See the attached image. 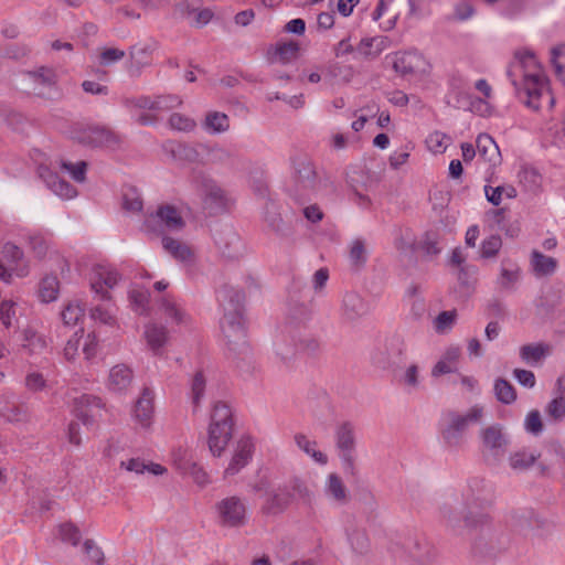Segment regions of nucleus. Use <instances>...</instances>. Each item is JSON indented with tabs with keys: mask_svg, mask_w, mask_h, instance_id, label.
Instances as JSON below:
<instances>
[{
	"mask_svg": "<svg viewBox=\"0 0 565 565\" xmlns=\"http://www.w3.org/2000/svg\"><path fill=\"white\" fill-rule=\"evenodd\" d=\"M545 411L554 420L563 419L565 417V397L561 396L552 399Z\"/></svg>",
	"mask_w": 565,
	"mask_h": 565,
	"instance_id": "obj_64",
	"label": "nucleus"
},
{
	"mask_svg": "<svg viewBox=\"0 0 565 565\" xmlns=\"http://www.w3.org/2000/svg\"><path fill=\"white\" fill-rule=\"evenodd\" d=\"M58 292V280L54 276L45 277L40 282L39 296L43 302H51L56 299Z\"/></svg>",
	"mask_w": 565,
	"mask_h": 565,
	"instance_id": "obj_49",
	"label": "nucleus"
},
{
	"mask_svg": "<svg viewBox=\"0 0 565 565\" xmlns=\"http://www.w3.org/2000/svg\"><path fill=\"white\" fill-rule=\"evenodd\" d=\"M540 456L539 452L534 454L522 449L510 455L509 465L513 470L524 471L531 468Z\"/></svg>",
	"mask_w": 565,
	"mask_h": 565,
	"instance_id": "obj_41",
	"label": "nucleus"
},
{
	"mask_svg": "<svg viewBox=\"0 0 565 565\" xmlns=\"http://www.w3.org/2000/svg\"><path fill=\"white\" fill-rule=\"evenodd\" d=\"M456 311H441L434 320V328L438 333L450 330L456 320Z\"/></svg>",
	"mask_w": 565,
	"mask_h": 565,
	"instance_id": "obj_62",
	"label": "nucleus"
},
{
	"mask_svg": "<svg viewBox=\"0 0 565 565\" xmlns=\"http://www.w3.org/2000/svg\"><path fill=\"white\" fill-rule=\"evenodd\" d=\"M296 350L302 353H315L318 351L320 344L319 341L309 333L299 332L294 337Z\"/></svg>",
	"mask_w": 565,
	"mask_h": 565,
	"instance_id": "obj_51",
	"label": "nucleus"
},
{
	"mask_svg": "<svg viewBox=\"0 0 565 565\" xmlns=\"http://www.w3.org/2000/svg\"><path fill=\"white\" fill-rule=\"evenodd\" d=\"M523 88L527 97L525 104L534 110L540 109L542 99L551 105L554 103L550 89L543 83L539 73L524 74Z\"/></svg>",
	"mask_w": 565,
	"mask_h": 565,
	"instance_id": "obj_16",
	"label": "nucleus"
},
{
	"mask_svg": "<svg viewBox=\"0 0 565 565\" xmlns=\"http://www.w3.org/2000/svg\"><path fill=\"white\" fill-rule=\"evenodd\" d=\"M405 341L402 334L392 333L380 341L371 352L372 364L380 370L397 367L404 360Z\"/></svg>",
	"mask_w": 565,
	"mask_h": 565,
	"instance_id": "obj_6",
	"label": "nucleus"
},
{
	"mask_svg": "<svg viewBox=\"0 0 565 565\" xmlns=\"http://www.w3.org/2000/svg\"><path fill=\"white\" fill-rule=\"evenodd\" d=\"M105 409L103 399L93 394H82L74 398V415L85 426L94 425Z\"/></svg>",
	"mask_w": 565,
	"mask_h": 565,
	"instance_id": "obj_15",
	"label": "nucleus"
},
{
	"mask_svg": "<svg viewBox=\"0 0 565 565\" xmlns=\"http://www.w3.org/2000/svg\"><path fill=\"white\" fill-rule=\"evenodd\" d=\"M493 391L497 399L502 404L510 405L516 399L515 388L504 379L495 380Z\"/></svg>",
	"mask_w": 565,
	"mask_h": 565,
	"instance_id": "obj_44",
	"label": "nucleus"
},
{
	"mask_svg": "<svg viewBox=\"0 0 565 565\" xmlns=\"http://www.w3.org/2000/svg\"><path fill=\"white\" fill-rule=\"evenodd\" d=\"M543 428L540 412L537 409L529 412L524 419V429L533 436H539L543 431Z\"/></svg>",
	"mask_w": 565,
	"mask_h": 565,
	"instance_id": "obj_57",
	"label": "nucleus"
},
{
	"mask_svg": "<svg viewBox=\"0 0 565 565\" xmlns=\"http://www.w3.org/2000/svg\"><path fill=\"white\" fill-rule=\"evenodd\" d=\"M157 49L154 42L136 44L129 50L127 72L131 77L140 76L142 70L152 63V53Z\"/></svg>",
	"mask_w": 565,
	"mask_h": 565,
	"instance_id": "obj_18",
	"label": "nucleus"
},
{
	"mask_svg": "<svg viewBox=\"0 0 565 565\" xmlns=\"http://www.w3.org/2000/svg\"><path fill=\"white\" fill-rule=\"evenodd\" d=\"M440 513L445 524L455 533L461 534L462 529L467 530L476 555L487 556L499 550L491 516L487 512L468 509L463 516H459L451 505L445 504Z\"/></svg>",
	"mask_w": 565,
	"mask_h": 565,
	"instance_id": "obj_1",
	"label": "nucleus"
},
{
	"mask_svg": "<svg viewBox=\"0 0 565 565\" xmlns=\"http://www.w3.org/2000/svg\"><path fill=\"white\" fill-rule=\"evenodd\" d=\"M282 487L290 495L291 503L299 502L311 505L315 500L313 486L307 478L297 475L291 476Z\"/></svg>",
	"mask_w": 565,
	"mask_h": 565,
	"instance_id": "obj_19",
	"label": "nucleus"
},
{
	"mask_svg": "<svg viewBox=\"0 0 565 565\" xmlns=\"http://www.w3.org/2000/svg\"><path fill=\"white\" fill-rule=\"evenodd\" d=\"M324 491L329 498L339 504H345L349 500L348 490L342 479L337 473H330L328 476Z\"/></svg>",
	"mask_w": 565,
	"mask_h": 565,
	"instance_id": "obj_34",
	"label": "nucleus"
},
{
	"mask_svg": "<svg viewBox=\"0 0 565 565\" xmlns=\"http://www.w3.org/2000/svg\"><path fill=\"white\" fill-rule=\"evenodd\" d=\"M477 151L484 161L495 163L500 157L499 147L493 138L488 134H480L477 138Z\"/></svg>",
	"mask_w": 565,
	"mask_h": 565,
	"instance_id": "obj_37",
	"label": "nucleus"
},
{
	"mask_svg": "<svg viewBox=\"0 0 565 565\" xmlns=\"http://www.w3.org/2000/svg\"><path fill=\"white\" fill-rule=\"evenodd\" d=\"M551 63L557 77L565 83V44L551 50Z\"/></svg>",
	"mask_w": 565,
	"mask_h": 565,
	"instance_id": "obj_54",
	"label": "nucleus"
},
{
	"mask_svg": "<svg viewBox=\"0 0 565 565\" xmlns=\"http://www.w3.org/2000/svg\"><path fill=\"white\" fill-rule=\"evenodd\" d=\"M369 303L356 292H345L341 305V317L348 322H353L367 315Z\"/></svg>",
	"mask_w": 565,
	"mask_h": 565,
	"instance_id": "obj_22",
	"label": "nucleus"
},
{
	"mask_svg": "<svg viewBox=\"0 0 565 565\" xmlns=\"http://www.w3.org/2000/svg\"><path fill=\"white\" fill-rule=\"evenodd\" d=\"M120 467L137 475L145 473L147 471L154 476H161L167 472L166 467L154 462L146 463L140 458H131L127 461H121Z\"/></svg>",
	"mask_w": 565,
	"mask_h": 565,
	"instance_id": "obj_36",
	"label": "nucleus"
},
{
	"mask_svg": "<svg viewBox=\"0 0 565 565\" xmlns=\"http://www.w3.org/2000/svg\"><path fill=\"white\" fill-rule=\"evenodd\" d=\"M154 394L149 387H145L135 403L134 417L145 428L152 423L154 413Z\"/></svg>",
	"mask_w": 565,
	"mask_h": 565,
	"instance_id": "obj_25",
	"label": "nucleus"
},
{
	"mask_svg": "<svg viewBox=\"0 0 565 565\" xmlns=\"http://www.w3.org/2000/svg\"><path fill=\"white\" fill-rule=\"evenodd\" d=\"M192 182L203 196L204 206L211 213H220L225 211L227 206V198L224 190L216 184L209 175L202 171L193 172Z\"/></svg>",
	"mask_w": 565,
	"mask_h": 565,
	"instance_id": "obj_11",
	"label": "nucleus"
},
{
	"mask_svg": "<svg viewBox=\"0 0 565 565\" xmlns=\"http://www.w3.org/2000/svg\"><path fill=\"white\" fill-rule=\"evenodd\" d=\"M162 246L167 253L180 262H188L193 255L191 248L186 244L170 236L162 237Z\"/></svg>",
	"mask_w": 565,
	"mask_h": 565,
	"instance_id": "obj_38",
	"label": "nucleus"
},
{
	"mask_svg": "<svg viewBox=\"0 0 565 565\" xmlns=\"http://www.w3.org/2000/svg\"><path fill=\"white\" fill-rule=\"evenodd\" d=\"M78 143L93 148L116 149L120 145L119 136L105 127H86L73 132Z\"/></svg>",
	"mask_w": 565,
	"mask_h": 565,
	"instance_id": "obj_12",
	"label": "nucleus"
},
{
	"mask_svg": "<svg viewBox=\"0 0 565 565\" xmlns=\"http://www.w3.org/2000/svg\"><path fill=\"white\" fill-rule=\"evenodd\" d=\"M122 199V206L125 210L131 212H140L142 210V199L134 188H129L125 191Z\"/></svg>",
	"mask_w": 565,
	"mask_h": 565,
	"instance_id": "obj_59",
	"label": "nucleus"
},
{
	"mask_svg": "<svg viewBox=\"0 0 565 565\" xmlns=\"http://www.w3.org/2000/svg\"><path fill=\"white\" fill-rule=\"evenodd\" d=\"M161 308L166 316L171 318L175 323H186L188 315L184 310L169 297H163L161 300Z\"/></svg>",
	"mask_w": 565,
	"mask_h": 565,
	"instance_id": "obj_48",
	"label": "nucleus"
},
{
	"mask_svg": "<svg viewBox=\"0 0 565 565\" xmlns=\"http://www.w3.org/2000/svg\"><path fill=\"white\" fill-rule=\"evenodd\" d=\"M294 181L289 186V196L299 205L311 201L319 190L320 180L313 162L307 157L294 159Z\"/></svg>",
	"mask_w": 565,
	"mask_h": 565,
	"instance_id": "obj_4",
	"label": "nucleus"
},
{
	"mask_svg": "<svg viewBox=\"0 0 565 565\" xmlns=\"http://www.w3.org/2000/svg\"><path fill=\"white\" fill-rule=\"evenodd\" d=\"M60 167L67 171L72 179L76 182H84L86 177L87 163L85 161H78L76 163L67 162L62 160Z\"/></svg>",
	"mask_w": 565,
	"mask_h": 565,
	"instance_id": "obj_56",
	"label": "nucleus"
},
{
	"mask_svg": "<svg viewBox=\"0 0 565 565\" xmlns=\"http://www.w3.org/2000/svg\"><path fill=\"white\" fill-rule=\"evenodd\" d=\"M294 440L297 447L306 455L310 456L316 462L320 465H326L328 462L327 455L320 450H317L315 448L317 443L315 440H310L305 434L297 433L294 436Z\"/></svg>",
	"mask_w": 565,
	"mask_h": 565,
	"instance_id": "obj_39",
	"label": "nucleus"
},
{
	"mask_svg": "<svg viewBox=\"0 0 565 565\" xmlns=\"http://www.w3.org/2000/svg\"><path fill=\"white\" fill-rule=\"evenodd\" d=\"M481 455L489 465H497L505 455L510 440L500 424H493L479 431Z\"/></svg>",
	"mask_w": 565,
	"mask_h": 565,
	"instance_id": "obj_8",
	"label": "nucleus"
},
{
	"mask_svg": "<svg viewBox=\"0 0 565 565\" xmlns=\"http://www.w3.org/2000/svg\"><path fill=\"white\" fill-rule=\"evenodd\" d=\"M3 260L0 262V279L10 282L12 275L24 277L29 274V265L20 247L12 243H6L2 247Z\"/></svg>",
	"mask_w": 565,
	"mask_h": 565,
	"instance_id": "obj_14",
	"label": "nucleus"
},
{
	"mask_svg": "<svg viewBox=\"0 0 565 565\" xmlns=\"http://www.w3.org/2000/svg\"><path fill=\"white\" fill-rule=\"evenodd\" d=\"M85 309L78 301H70L61 312L64 327H74L84 317Z\"/></svg>",
	"mask_w": 565,
	"mask_h": 565,
	"instance_id": "obj_45",
	"label": "nucleus"
},
{
	"mask_svg": "<svg viewBox=\"0 0 565 565\" xmlns=\"http://www.w3.org/2000/svg\"><path fill=\"white\" fill-rule=\"evenodd\" d=\"M28 75L39 85L51 87L56 83L54 70L46 66H41L35 71L28 72Z\"/></svg>",
	"mask_w": 565,
	"mask_h": 565,
	"instance_id": "obj_53",
	"label": "nucleus"
},
{
	"mask_svg": "<svg viewBox=\"0 0 565 565\" xmlns=\"http://www.w3.org/2000/svg\"><path fill=\"white\" fill-rule=\"evenodd\" d=\"M484 192L487 200L493 205L498 206L502 201V195L505 194L509 199H514L516 196V190L513 186H495L492 188L490 185L484 186Z\"/></svg>",
	"mask_w": 565,
	"mask_h": 565,
	"instance_id": "obj_50",
	"label": "nucleus"
},
{
	"mask_svg": "<svg viewBox=\"0 0 565 565\" xmlns=\"http://www.w3.org/2000/svg\"><path fill=\"white\" fill-rule=\"evenodd\" d=\"M426 61L416 51L396 53L393 61V68L402 75H414L425 71Z\"/></svg>",
	"mask_w": 565,
	"mask_h": 565,
	"instance_id": "obj_21",
	"label": "nucleus"
},
{
	"mask_svg": "<svg viewBox=\"0 0 565 565\" xmlns=\"http://www.w3.org/2000/svg\"><path fill=\"white\" fill-rule=\"evenodd\" d=\"M518 178L524 191L532 194H539L542 191L543 177L536 168L527 164L522 166L518 172Z\"/></svg>",
	"mask_w": 565,
	"mask_h": 565,
	"instance_id": "obj_31",
	"label": "nucleus"
},
{
	"mask_svg": "<svg viewBox=\"0 0 565 565\" xmlns=\"http://www.w3.org/2000/svg\"><path fill=\"white\" fill-rule=\"evenodd\" d=\"M0 416L11 424H28L32 419V413L28 405L9 402H0Z\"/></svg>",
	"mask_w": 565,
	"mask_h": 565,
	"instance_id": "obj_29",
	"label": "nucleus"
},
{
	"mask_svg": "<svg viewBox=\"0 0 565 565\" xmlns=\"http://www.w3.org/2000/svg\"><path fill=\"white\" fill-rule=\"evenodd\" d=\"M537 519L533 509L524 508L512 511L510 515L511 527L522 534L527 533L534 527Z\"/></svg>",
	"mask_w": 565,
	"mask_h": 565,
	"instance_id": "obj_32",
	"label": "nucleus"
},
{
	"mask_svg": "<svg viewBox=\"0 0 565 565\" xmlns=\"http://www.w3.org/2000/svg\"><path fill=\"white\" fill-rule=\"evenodd\" d=\"M205 391V379L202 372H196L191 382V397L195 407L200 405Z\"/></svg>",
	"mask_w": 565,
	"mask_h": 565,
	"instance_id": "obj_61",
	"label": "nucleus"
},
{
	"mask_svg": "<svg viewBox=\"0 0 565 565\" xmlns=\"http://www.w3.org/2000/svg\"><path fill=\"white\" fill-rule=\"evenodd\" d=\"M334 440L344 473L355 478L358 476L356 436L353 423L347 420L338 424L334 430Z\"/></svg>",
	"mask_w": 565,
	"mask_h": 565,
	"instance_id": "obj_7",
	"label": "nucleus"
},
{
	"mask_svg": "<svg viewBox=\"0 0 565 565\" xmlns=\"http://www.w3.org/2000/svg\"><path fill=\"white\" fill-rule=\"evenodd\" d=\"M502 246V241L499 235H491L487 239L482 241L481 244V257L492 258L494 257Z\"/></svg>",
	"mask_w": 565,
	"mask_h": 565,
	"instance_id": "obj_63",
	"label": "nucleus"
},
{
	"mask_svg": "<svg viewBox=\"0 0 565 565\" xmlns=\"http://www.w3.org/2000/svg\"><path fill=\"white\" fill-rule=\"evenodd\" d=\"M550 353V345L544 343L525 344L520 349L522 361L527 364H535Z\"/></svg>",
	"mask_w": 565,
	"mask_h": 565,
	"instance_id": "obj_40",
	"label": "nucleus"
},
{
	"mask_svg": "<svg viewBox=\"0 0 565 565\" xmlns=\"http://www.w3.org/2000/svg\"><path fill=\"white\" fill-rule=\"evenodd\" d=\"M134 379L132 371L126 364H117L109 371L108 388L113 392L120 393L126 391Z\"/></svg>",
	"mask_w": 565,
	"mask_h": 565,
	"instance_id": "obj_30",
	"label": "nucleus"
},
{
	"mask_svg": "<svg viewBox=\"0 0 565 565\" xmlns=\"http://www.w3.org/2000/svg\"><path fill=\"white\" fill-rule=\"evenodd\" d=\"M203 127L212 134L224 132L230 128V119L224 113L210 111L205 116Z\"/></svg>",
	"mask_w": 565,
	"mask_h": 565,
	"instance_id": "obj_42",
	"label": "nucleus"
},
{
	"mask_svg": "<svg viewBox=\"0 0 565 565\" xmlns=\"http://www.w3.org/2000/svg\"><path fill=\"white\" fill-rule=\"evenodd\" d=\"M290 504V495L281 484L267 493V498L262 505V512L266 515H278L285 512Z\"/></svg>",
	"mask_w": 565,
	"mask_h": 565,
	"instance_id": "obj_26",
	"label": "nucleus"
},
{
	"mask_svg": "<svg viewBox=\"0 0 565 565\" xmlns=\"http://www.w3.org/2000/svg\"><path fill=\"white\" fill-rule=\"evenodd\" d=\"M233 425L230 406L223 402L215 403L209 427V448L213 456L220 457L225 450L232 438Z\"/></svg>",
	"mask_w": 565,
	"mask_h": 565,
	"instance_id": "obj_5",
	"label": "nucleus"
},
{
	"mask_svg": "<svg viewBox=\"0 0 565 565\" xmlns=\"http://www.w3.org/2000/svg\"><path fill=\"white\" fill-rule=\"evenodd\" d=\"M521 269L519 265L510 259L501 262V270L497 284L501 289L512 290L515 284L520 280Z\"/></svg>",
	"mask_w": 565,
	"mask_h": 565,
	"instance_id": "obj_33",
	"label": "nucleus"
},
{
	"mask_svg": "<svg viewBox=\"0 0 565 565\" xmlns=\"http://www.w3.org/2000/svg\"><path fill=\"white\" fill-rule=\"evenodd\" d=\"M23 341V349L31 355L41 354L47 345L45 337L32 329L24 330Z\"/></svg>",
	"mask_w": 565,
	"mask_h": 565,
	"instance_id": "obj_43",
	"label": "nucleus"
},
{
	"mask_svg": "<svg viewBox=\"0 0 565 565\" xmlns=\"http://www.w3.org/2000/svg\"><path fill=\"white\" fill-rule=\"evenodd\" d=\"M168 124L171 129L183 132L193 131L196 127V122L193 118L180 113L171 114Z\"/></svg>",
	"mask_w": 565,
	"mask_h": 565,
	"instance_id": "obj_52",
	"label": "nucleus"
},
{
	"mask_svg": "<svg viewBox=\"0 0 565 565\" xmlns=\"http://www.w3.org/2000/svg\"><path fill=\"white\" fill-rule=\"evenodd\" d=\"M213 238L216 246L224 256L228 258H235L239 256L242 241L231 226H222L216 228L213 233Z\"/></svg>",
	"mask_w": 565,
	"mask_h": 565,
	"instance_id": "obj_20",
	"label": "nucleus"
},
{
	"mask_svg": "<svg viewBox=\"0 0 565 565\" xmlns=\"http://www.w3.org/2000/svg\"><path fill=\"white\" fill-rule=\"evenodd\" d=\"M198 2L199 0H185L184 7L186 9L188 15L193 18L192 23L198 28H202L211 21L213 18V12L207 8L196 10L194 6Z\"/></svg>",
	"mask_w": 565,
	"mask_h": 565,
	"instance_id": "obj_46",
	"label": "nucleus"
},
{
	"mask_svg": "<svg viewBox=\"0 0 565 565\" xmlns=\"http://www.w3.org/2000/svg\"><path fill=\"white\" fill-rule=\"evenodd\" d=\"M120 278L121 275L113 266L98 264L93 268L90 286L96 294L100 295V299H109V292L104 287L114 288Z\"/></svg>",
	"mask_w": 565,
	"mask_h": 565,
	"instance_id": "obj_17",
	"label": "nucleus"
},
{
	"mask_svg": "<svg viewBox=\"0 0 565 565\" xmlns=\"http://www.w3.org/2000/svg\"><path fill=\"white\" fill-rule=\"evenodd\" d=\"M265 222L267 226L279 237L287 238L292 235L290 224L285 222L278 211L277 205L268 201L265 206Z\"/></svg>",
	"mask_w": 565,
	"mask_h": 565,
	"instance_id": "obj_28",
	"label": "nucleus"
},
{
	"mask_svg": "<svg viewBox=\"0 0 565 565\" xmlns=\"http://www.w3.org/2000/svg\"><path fill=\"white\" fill-rule=\"evenodd\" d=\"M39 177L45 182L49 189H51L56 195L62 199H72L76 195V189L67 181L61 179L57 173L52 171L46 166H40Z\"/></svg>",
	"mask_w": 565,
	"mask_h": 565,
	"instance_id": "obj_23",
	"label": "nucleus"
},
{
	"mask_svg": "<svg viewBox=\"0 0 565 565\" xmlns=\"http://www.w3.org/2000/svg\"><path fill=\"white\" fill-rule=\"evenodd\" d=\"M349 258L351 264L356 268L362 267L366 263V248L362 239L358 238L352 242Z\"/></svg>",
	"mask_w": 565,
	"mask_h": 565,
	"instance_id": "obj_55",
	"label": "nucleus"
},
{
	"mask_svg": "<svg viewBox=\"0 0 565 565\" xmlns=\"http://www.w3.org/2000/svg\"><path fill=\"white\" fill-rule=\"evenodd\" d=\"M483 417V407L473 405L466 414L448 409L443 412L438 423V431L444 447L448 450H459L465 445V433L470 424H476Z\"/></svg>",
	"mask_w": 565,
	"mask_h": 565,
	"instance_id": "obj_3",
	"label": "nucleus"
},
{
	"mask_svg": "<svg viewBox=\"0 0 565 565\" xmlns=\"http://www.w3.org/2000/svg\"><path fill=\"white\" fill-rule=\"evenodd\" d=\"M530 267L536 278H545L555 274L558 262L556 258L546 256L537 249H533L530 256Z\"/></svg>",
	"mask_w": 565,
	"mask_h": 565,
	"instance_id": "obj_27",
	"label": "nucleus"
},
{
	"mask_svg": "<svg viewBox=\"0 0 565 565\" xmlns=\"http://www.w3.org/2000/svg\"><path fill=\"white\" fill-rule=\"evenodd\" d=\"M299 52L297 42L289 41L277 43L274 47V57L282 64H287L295 60Z\"/></svg>",
	"mask_w": 565,
	"mask_h": 565,
	"instance_id": "obj_47",
	"label": "nucleus"
},
{
	"mask_svg": "<svg viewBox=\"0 0 565 565\" xmlns=\"http://www.w3.org/2000/svg\"><path fill=\"white\" fill-rule=\"evenodd\" d=\"M466 505L461 512V516L472 509L473 511H483L493 500V491L491 484L481 477H472L468 481L467 492L465 494Z\"/></svg>",
	"mask_w": 565,
	"mask_h": 565,
	"instance_id": "obj_13",
	"label": "nucleus"
},
{
	"mask_svg": "<svg viewBox=\"0 0 565 565\" xmlns=\"http://www.w3.org/2000/svg\"><path fill=\"white\" fill-rule=\"evenodd\" d=\"M254 445L249 437H243L238 440L234 456L224 471V477H231L238 473L252 459Z\"/></svg>",
	"mask_w": 565,
	"mask_h": 565,
	"instance_id": "obj_24",
	"label": "nucleus"
},
{
	"mask_svg": "<svg viewBox=\"0 0 565 565\" xmlns=\"http://www.w3.org/2000/svg\"><path fill=\"white\" fill-rule=\"evenodd\" d=\"M216 297L224 309V316L221 319V329L227 340L228 349L242 355V359L245 360L250 355V350L245 339L246 332L243 318L245 295L241 289H236L230 285H223L217 290Z\"/></svg>",
	"mask_w": 565,
	"mask_h": 565,
	"instance_id": "obj_2",
	"label": "nucleus"
},
{
	"mask_svg": "<svg viewBox=\"0 0 565 565\" xmlns=\"http://www.w3.org/2000/svg\"><path fill=\"white\" fill-rule=\"evenodd\" d=\"M214 511L222 527L237 529L247 523V504L238 495H228L217 501Z\"/></svg>",
	"mask_w": 565,
	"mask_h": 565,
	"instance_id": "obj_10",
	"label": "nucleus"
},
{
	"mask_svg": "<svg viewBox=\"0 0 565 565\" xmlns=\"http://www.w3.org/2000/svg\"><path fill=\"white\" fill-rule=\"evenodd\" d=\"M25 387L33 393L44 391L47 386L46 379L38 371L28 372L24 379Z\"/></svg>",
	"mask_w": 565,
	"mask_h": 565,
	"instance_id": "obj_58",
	"label": "nucleus"
},
{
	"mask_svg": "<svg viewBox=\"0 0 565 565\" xmlns=\"http://www.w3.org/2000/svg\"><path fill=\"white\" fill-rule=\"evenodd\" d=\"M150 292L147 289H132L129 299L139 313H145L149 302Z\"/></svg>",
	"mask_w": 565,
	"mask_h": 565,
	"instance_id": "obj_60",
	"label": "nucleus"
},
{
	"mask_svg": "<svg viewBox=\"0 0 565 565\" xmlns=\"http://www.w3.org/2000/svg\"><path fill=\"white\" fill-rule=\"evenodd\" d=\"M185 226V222L179 210L170 204H161L148 214L142 228L147 233L163 235L166 232H178Z\"/></svg>",
	"mask_w": 565,
	"mask_h": 565,
	"instance_id": "obj_9",
	"label": "nucleus"
},
{
	"mask_svg": "<svg viewBox=\"0 0 565 565\" xmlns=\"http://www.w3.org/2000/svg\"><path fill=\"white\" fill-rule=\"evenodd\" d=\"M148 347L157 354L168 340V330L163 326L149 323L145 329Z\"/></svg>",
	"mask_w": 565,
	"mask_h": 565,
	"instance_id": "obj_35",
	"label": "nucleus"
}]
</instances>
